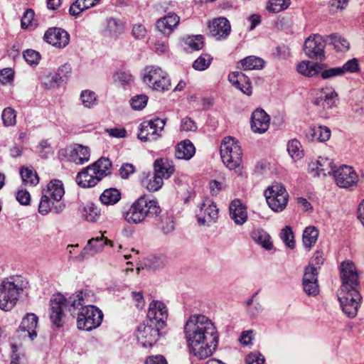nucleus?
I'll list each match as a JSON object with an SVG mask.
<instances>
[{
    "mask_svg": "<svg viewBox=\"0 0 364 364\" xmlns=\"http://www.w3.org/2000/svg\"><path fill=\"white\" fill-rule=\"evenodd\" d=\"M96 296L90 289L76 291L65 299L62 294L54 295L50 299V318L57 327L63 326V309L66 307L70 313L77 317L79 330L90 331L99 327L103 320L102 311L92 305Z\"/></svg>",
    "mask_w": 364,
    "mask_h": 364,
    "instance_id": "nucleus-1",
    "label": "nucleus"
},
{
    "mask_svg": "<svg viewBox=\"0 0 364 364\" xmlns=\"http://www.w3.org/2000/svg\"><path fill=\"white\" fill-rule=\"evenodd\" d=\"M184 333L190 353L198 359L210 356L218 347L219 334L217 328L204 315L191 316L186 322Z\"/></svg>",
    "mask_w": 364,
    "mask_h": 364,
    "instance_id": "nucleus-2",
    "label": "nucleus"
},
{
    "mask_svg": "<svg viewBox=\"0 0 364 364\" xmlns=\"http://www.w3.org/2000/svg\"><path fill=\"white\" fill-rule=\"evenodd\" d=\"M342 287L338 300L343 313L350 318L357 315L362 296L358 291V275L354 263L343 261L340 265Z\"/></svg>",
    "mask_w": 364,
    "mask_h": 364,
    "instance_id": "nucleus-3",
    "label": "nucleus"
},
{
    "mask_svg": "<svg viewBox=\"0 0 364 364\" xmlns=\"http://www.w3.org/2000/svg\"><path fill=\"white\" fill-rule=\"evenodd\" d=\"M161 212L156 200H148L145 196H141L128 209H124L122 214L126 222L136 225L158 216Z\"/></svg>",
    "mask_w": 364,
    "mask_h": 364,
    "instance_id": "nucleus-4",
    "label": "nucleus"
},
{
    "mask_svg": "<svg viewBox=\"0 0 364 364\" xmlns=\"http://www.w3.org/2000/svg\"><path fill=\"white\" fill-rule=\"evenodd\" d=\"M27 286L28 282L21 276L4 279L0 284V309L4 311L12 309Z\"/></svg>",
    "mask_w": 364,
    "mask_h": 364,
    "instance_id": "nucleus-5",
    "label": "nucleus"
},
{
    "mask_svg": "<svg viewBox=\"0 0 364 364\" xmlns=\"http://www.w3.org/2000/svg\"><path fill=\"white\" fill-rule=\"evenodd\" d=\"M143 82L150 89L165 92L170 90L171 83L168 73L157 65H147L141 71Z\"/></svg>",
    "mask_w": 364,
    "mask_h": 364,
    "instance_id": "nucleus-6",
    "label": "nucleus"
},
{
    "mask_svg": "<svg viewBox=\"0 0 364 364\" xmlns=\"http://www.w3.org/2000/svg\"><path fill=\"white\" fill-rule=\"evenodd\" d=\"M242 149L233 137L227 136L220 145V156L223 164L230 170L238 168L242 162Z\"/></svg>",
    "mask_w": 364,
    "mask_h": 364,
    "instance_id": "nucleus-7",
    "label": "nucleus"
},
{
    "mask_svg": "<svg viewBox=\"0 0 364 364\" xmlns=\"http://www.w3.org/2000/svg\"><path fill=\"white\" fill-rule=\"evenodd\" d=\"M164 327L157 326L148 321L139 324L137 328L136 338L138 342L144 348L153 346L160 336L163 335Z\"/></svg>",
    "mask_w": 364,
    "mask_h": 364,
    "instance_id": "nucleus-8",
    "label": "nucleus"
},
{
    "mask_svg": "<svg viewBox=\"0 0 364 364\" xmlns=\"http://www.w3.org/2000/svg\"><path fill=\"white\" fill-rule=\"evenodd\" d=\"M165 124V119L158 117L143 122L139 125L138 139L144 142L157 139L161 136L160 133Z\"/></svg>",
    "mask_w": 364,
    "mask_h": 364,
    "instance_id": "nucleus-9",
    "label": "nucleus"
},
{
    "mask_svg": "<svg viewBox=\"0 0 364 364\" xmlns=\"http://www.w3.org/2000/svg\"><path fill=\"white\" fill-rule=\"evenodd\" d=\"M326 36L313 34L307 38L304 43V51L311 59L322 61L325 59Z\"/></svg>",
    "mask_w": 364,
    "mask_h": 364,
    "instance_id": "nucleus-10",
    "label": "nucleus"
},
{
    "mask_svg": "<svg viewBox=\"0 0 364 364\" xmlns=\"http://www.w3.org/2000/svg\"><path fill=\"white\" fill-rule=\"evenodd\" d=\"M336 184L343 188L355 186L358 182V175L351 166L343 165L336 168L333 174Z\"/></svg>",
    "mask_w": 364,
    "mask_h": 364,
    "instance_id": "nucleus-11",
    "label": "nucleus"
},
{
    "mask_svg": "<svg viewBox=\"0 0 364 364\" xmlns=\"http://www.w3.org/2000/svg\"><path fill=\"white\" fill-rule=\"evenodd\" d=\"M210 34L217 41L226 40L231 33V24L225 17L213 18L208 23Z\"/></svg>",
    "mask_w": 364,
    "mask_h": 364,
    "instance_id": "nucleus-12",
    "label": "nucleus"
},
{
    "mask_svg": "<svg viewBox=\"0 0 364 364\" xmlns=\"http://www.w3.org/2000/svg\"><path fill=\"white\" fill-rule=\"evenodd\" d=\"M168 318V309L160 301H152L147 313V321L156 324L157 326L165 328Z\"/></svg>",
    "mask_w": 364,
    "mask_h": 364,
    "instance_id": "nucleus-13",
    "label": "nucleus"
},
{
    "mask_svg": "<svg viewBox=\"0 0 364 364\" xmlns=\"http://www.w3.org/2000/svg\"><path fill=\"white\" fill-rule=\"evenodd\" d=\"M43 39L46 42L56 48H63L70 42V35L61 28L53 27L46 31Z\"/></svg>",
    "mask_w": 364,
    "mask_h": 364,
    "instance_id": "nucleus-14",
    "label": "nucleus"
},
{
    "mask_svg": "<svg viewBox=\"0 0 364 364\" xmlns=\"http://www.w3.org/2000/svg\"><path fill=\"white\" fill-rule=\"evenodd\" d=\"M38 318L36 314L33 313L27 314L23 318L17 331L18 336L23 339L28 338L31 341H33L37 336L36 329L38 326Z\"/></svg>",
    "mask_w": 364,
    "mask_h": 364,
    "instance_id": "nucleus-15",
    "label": "nucleus"
},
{
    "mask_svg": "<svg viewBox=\"0 0 364 364\" xmlns=\"http://www.w3.org/2000/svg\"><path fill=\"white\" fill-rule=\"evenodd\" d=\"M106 245L112 246V242L107 240L103 235L91 238L88 240L87 245L77 257L80 260H83L90 257H92L102 252Z\"/></svg>",
    "mask_w": 364,
    "mask_h": 364,
    "instance_id": "nucleus-16",
    "label": "nucleus"
},
{
    "mask_svg": "<svg viewBox=\"0 0 364 364\" xmlns=\"http://www.w3.org/2000/svg\"><path fill=\"white\" fill-rule=\"evenodd\" d=\"M218 215V209L216 205L210 200H207L201 204L196 217L199 224L209 225L210 223L215 222Z\"/></svg>",
    "mask_w": 364,
    "mask_h": 364,
    "instance_id": "nucleus-17",
    "label": "nucleus"
},
{
    "mask_svg": "<svg viewBox=\"0 0 364 364\" xmlns=\"http://www.w3.org/2000/svg\"><path fill=\"white\" fill-rule=\"evenodd\" d=\"M309 168L311 172H314V176H317L333 174L336 171L333 161L324 156H319L316 162L309 165Z\"/></svg>",
    "mask_w": 364,
    "mask_h": 364,
    "instance_id": "nucleus-18",
    "label": "nucleus"
},
{
    "mask_svg": "<svg viewBox=\"0 0 364 364\" xmlns=\"http://www.w3.org/2000/svg\"><path fill=\"white\" fill-rule=\"evenodd\" d=\"M269 116L262 109H257L251 116V128L255 133L263 134L269 126Z\"/></svg>",
    "mask_w": 364,
    "mask_h": 364,
    "instance_id": "nucleus-19",
    "label": "nucleus"
},
{
    "mask_svg": "<svg viewBox=\"0 0 364 364\" xmlns=\"http://www.w3.org/2000/svg\"><path fill=\"white\" fill-rule=\"evenodd\" d=\"M230 218L238 225H242L247 220V207L240 199H234L229 205Z\"/></svg>",
    "mask_w": 364,
    "mask_h": 364,
    "instance_id": "nucleus-20",
    "label": "nucleus"
},
{
    "mask_svg": "<svg viewBox=\"0 0 364 364\" xmlns=\"http://www.w3.org/2000/svg\"><path fill=\"white\" fill-rule=\"evenodd\" d=\"M180 18L176 14L169 13L156 21L157 29L165 36H169L178 25Z\"/></svg>",
    "mask_w": 364,
    "mask_h": 364,
    "instance_id": "nucleus-21",
    "label": "nucleus"
},
{
    "mask_svg": "<svg viewBox=\"0 0 364 364\" xmlns=\"http://www.w3.org/2000/svg\"><path fill=\"white\" fill-rule=\"evenodd\" d=\"M174 171L175 166L173 161L168 159L159 158L154 162V173L162 180L169 178Z\"/></svg>",
    "mask_w": 364,
    "mask_h": 364,
    "instance_id": "nucleus-22",
    "label": "nucleus"
},
{
    "mask_svg": "<svg viewBox=\"0 0 364 364\" xmlns=\"http://www.w3.org/2000/svg\"><path fill=\"white\" fill-rule=\"evenodd\" d=\"M228 80L236 88L239 89L243 93L250 95L252 93V87L250 80L241 72H232L228 75Z\"/></svg>",
    "mask_w": 364,
    "mask_h": 364,
    "instance_id": "nucleus-23",
    "label": "nucleus"
},
{
    "mask_svg": "<svg viewBox=\"0 0 364 364\" xmlns=\"http://www.w3.org/2000/svg\"><path fill=\"white\" fill-rule=\"evenodd\" d=\"M124 32V25L123 22L115 18H108L106 21V26L103 30L105 36L117 39Z\"/></svg>",
    "mask_w": 364,
    "mask_h": 364,
    "instance_id": "nucleus-24",
    "label": "nucleus"
},
{
    "mask_svg": "<svg viewBox=\"0 0 364 364\" xmlns=\"http://www.w3.org/2000/svg\"><path fill=\"white\" fill-rule=\"evenodd\" d=\"M93 170H90V166L83 168L82 171L79 172L76 177L77 184L83 188H90L95 186L101 178L98 175L93 173Z\"/></svg>",
    "mask_w": 364,
    "mask_h": 364,
    "instance_id": "nucleus-25",
    "label": "nucleus"
},
{
    "mask_svg": "<svg viewBox=\"0 0 364 364\" xmlns=\"http://www.w3.org/2000/svg\"><path fill=\"white\" fill-rule=\"evenodd\" d=\"M338 94L335 90H322L321 95L314 100V104L321 106L324 109H331L336 106Z\"/></svg>",
    "mask_w": 364,
    "mask_h": 364,
    "instance_id": "nucleus-26",
    "label": "nucleus"
},
{
    "mask_svg": "<svg viewBox=\"0 0 364 364\" xmlns=\"http://www.w3.org/2000/svg\"><path fill=\"white\" fill-rule=\"evenodd\" d=\"M306 136L309 140L324 142L331 137V130L327 127H310L306 131Z\"/></svg>",
    "mask_w": 364,
    "mask_h": 364,
    "instance_id": "nucleus-27",
    "label": "nucleus"
},
{
    "mask_svg": "<svg viewBox=\"0 0 364 364\" xmlns=\"http://www.w3.org/2000/svg\"><path fill=\"white\" fill-rule=\"evenodd\" d=\"M90 153L88 147L75 144L70 153V161L75 164L82 165L90 159Z\"/></svg>",
    "mask_w": 364,
    "mask_h": 364,
    "instance_id": "nucleus-28",
    "label": "nucleus"
},
{
    "mask_svg": "<svg viewBox=\"0 0 364 364\" xmlns=\"http://www.w3.org/2000/svg\"><path fill=\"white\" fill-rule=\"evenodd\" d=\"M196 153V149L193 143L188 140H184L176 146L175 156L178 159L189 160Z\"/></svg>",
    "mask_w": 364,
    "mask_h": 364,
    "instance_id": "nucleus-29",
    "label": "nucleus"
},
{
    "mask_svg": "<svg viewBox=\"0 0 364 364\" xmlns=\"http://www.w3.org/2000/svg\"><path fill=\"white\" fill-rule=\"evenodd\" d=\"M264 60L255 55L247 56L237 63V68L243 70H261L264 66Z\"/></svg>",
    "mask_w": 364,
    "mask_h": 364,
    "instance_id": "nucleus-30",
    "label": "nucleus"
},
{
    "mask_svg": "<svg viewBox=\"0 0 364 364\" xmlns=\"http://www.w3.org/2000/svg\"><path fill=\"white\" fill-rule=\"evenodd\" d=\"M43 192L56 202H59L65 193L62 181L57 179L51 181Z\"/></svg>",
    "mask_w": 364,
    "mask_h": 364,
    "instance_id": "nucleus-31",
    "label": "nucleus"
},
{
    "mask_svg": "<svg viewBox=\"0 0 364 364\" xmlns=\"http://www.w3.org/2000/svg\"><path fill=\"white\" fill-rule=\"evenodd\" d=\"M112 162L108 158L102 157L90 166V170H93V173L98 175L101 180L109 175L111 171Z\"/></svg>",
    "mask_w": 364,
    "mask_h": 364,
    "instance_id": "nucleus-32",
    "label": "nucleus"
},
{
    "mask_svg": "<svg viewBox=\"0 0 364 364\" xmlns=\"http://www.w3.org/2000/svg\"><path fill=\"white\" fill-rule=\"evenodd\" d=\"M323 64H318L311 61H302L297 65V71L305 76L313 77L319 74Z\"/></svg>",
    "mask_w": 364,
    "mask_h": 364,
    "instance_id": "nucleus-33",
    "label": "nucleus"
},
{
    "mask_svg": "<svg viewBox=\"0 0 364 364\" xmlns=\"http://www.w3.org/2000/svg\"><path fill=\"white\" fill-rule=\"evenodd\" d=\"M100 0H76L70 6L69 13L72 16H77L81 12L99 4Z\"/></svg>",
    "mask_w": 364,
    "mask_h": 364,
    "instance_id": "nucleus-34",
    "label": "nucleus"
},
{
    "mask_svg": "<svg viewBox=\"0 0 364 364\" xmlns=\"http://www.w3.org/2000/svg\"><path fill=\"white\" fill-rule=\"evenodd\" d=\"M121 199L120 191L115 188L105 189L100 196L101 203L106 205L116 204Z\"/></svg>",
    "mask_w": 364,
    "mask_h": 364,
    "instance_id": "nucleus-35",
    "label": "nucleus"
},
{
    "mask_svg": "<svg viewBox=\"0 0 364 364\" xmlns=\"http://www.w3.org/2000/svg\"><path fill=\"white\" fill-rule=\"evenodd\" d=\"M326 43L332 44L336 51L346 52L350 48L349 42L338 33L326 36Z\"/></svg>",
    "mask_w": 364,
    "mask_h": 364,
    "instance_id": "nucleus-36",
    "label": "nucleus"
},
{
    "mask_svg": "<svg viewBox=\"0 0 364 364\" xmlns=\"http://www.w3.org/2000/svg\"><path fill=\"white\" fill-rule=\"evenodd\" d=\"M279 197H273L269 196L266 198L267 203L269 207L274 212H281L287 206L288 202L289 194H281Z\"/></svg>",
    "mask_w": 364,
    "mask_h": 364,
    "instance_id": "nucleus-37",
    "label": "nucleus"
},
{
    "mask_svg": "<svg viewBox=\"0 0 364 364\" xmlns=\"http://www.w3.org/2000/svg\"><path fill=\"white\" fill-rule=\"evenodd\" d=\"M251 237L254 241L262 245L264 249L269 250L272 248L271 237L262 229H257L253 231Z\"/></svg>",
    "mask_w": 364,
    "mask_h": 364,
    "instance_id": "nucleus-38",
    "label": "nucleus"
},
{
    "mask_svg": "<svg viewBox=\"0 0 364 364\" xmlns=\"http://www.w3.org/2000/svg\"><path fill=\"white\" fill-rule=\"evenodd\" d=\"M82 218L91 223H96L101 216L100 209L92 203H87L82 209Z\"/></svg>",
    "mask_w": 364,
    "mask_h": 364,
    "instance_id": "nucleus-39",
    "label": "nucleus"
},
{
    "mask_svg": "<svg viewBox=\"0 0 364 364\" xmlns=\"http://www.w3.org/2000/svg\"><path fill=\"white\" fill-rule=\"evenodd\" d=\"M318 236V230L314 226L305 228L303 232L302 241L304 247L310 250L316 242Z\"/></svg>",
    "mask_w": 364,
    "mask_h": 364,
    "instance_id": "nucleus-40",
    "label": "nucleus"
},
{
    "mask_svg": "<svg viewBox=\"0 0 364 364\" xmlns=\"http://www.w3.org/2000/svg\"><path fill=\"white\" fill-rule=\"evenodd\" d=\"M66 71L68 73L70 70V68L68 65H63L58 69V73L50 74L48 76L46 77L45 80L47 81H43V84L46 86V87L50 88L55 86H58L61 81H63V77L61 75V73L63 71Z\"/></svg>",
    "mask_w": 364,
    "mask_h": 364,
    "instance_id": "nucleus-41",
    "label": "nucleus"
},
{
    "mask_svg": "<svg viewBox=\"0 0 364 364\" xmlns=\"http://www.w3.org/2000/svg\"><path fill=\"white\" fill-rule=\"evenodd\" d=\"M257 294V291L255 292L252 295L250 298H249L245 301L247 313L251 317L257 316L263 311V307L262 304L255 299Z\"/></svg>",
    "mask_w": 364,
    "mask_h": 364,
    "instance_id": "nucleus-42",
    "label": "nucleus"
},
{
    "mask_svg": "<svg viewBox=\"0 0 364 364\" xmlns=\"http://www.w3.org/2000/svg\"><path fill=\"white\" fill-rule=\"evenodd\" d=\"M20 175L26 185L36 186L39 183L38 176L33 168L22 166L20 168Z\"/></svg>",
    "mask_w": 364,
    "mask_h": 364,
    "instance_id": "nucleus-43",
    "label": "nucleus"
},
{
    "mask_svg": "<svg viewBox=\"0 0 364 364\" xmlns=\"http://www.w3.org/2000/svg\"><path fill=\"white\" fill-rule=\"evenodd\" d=\"M183 41L191 50H200L204 46V37L202 35L188 36Z\"/></svg>",
    "mask_w": 364,
    "mask_h": 364,
    "instance_id": "nucleus-44",
    "label": "nucleus"
},
{
    "mask_svg": "<svg viewBox=\"0 0 364 364\" xmlns=\"http://www.w3.org/2000/svg\"><path fill=\"white\" fill-rule=\"evenodd\" d=\"M142 183L147 190L154 192L159 191L162 187L164 180L159 176H156L154 173L153 175L144 179Z\"/></svg>",
    "mask_w": 364,
    "mask_h": 364,
    "instance_id": "nucleus-45",
    "label": "nucleus"
},
{
    "mask_svg": "<svg viewBox=\"0 0 364 364\" xmlns=\"http://www.w3.org/2000/svg\"><path fill=\"white\" fill-rule=\"evenodd\" d=\"M213 58L208 53L201 54L193 63V68L196 70L203 71L209 68Z\"/></svg>",
    "mask_w": 364,
    "mask_h": 364,
    "instance_id": "nucleus-46",
    "label": "nucleus"
},
{
    "mask_svg": "<svg viewBox=\"0 0 364 364\" xmlns=\"http://www.w3.org/2000/svg\"><path fill=\"white\" fill-rule=\"evenodd\" d=\"M287 151L293 159L297 160L301 159L303 154L301 143L295 139L289 141L287 144Z\"/></svg>",
    "mask_w": 364,
    "mask_h": 364,
    "instance_id": "nucleus-47",
    "label": "nucleus"
},
{
    "mask_svg": "<svg viewBox=\"0 0 364 364\" xmlns=\"http://www.w3.org/2000/svg\"><path fill=\"white\" fill-rule=\"evenodd\" d=\"M55 200L50 198L48 195L43 192L41 201L38 205V212L40 214L45 215L52 211L53 205Z\"/></svg>",
    "mask_w": 364,
    "mask_h": 364,
    "instance_id": "nucleus-48",
    "label": "nucleus"
},
{
    "mask_svg": "<svg viewBox=\"0 0 364 364\" xmlns=\"http://www.w3.org/2000/svg\"><path fill=\"white\" fill-rule=\"evenodd\" d=\"M80 100L82 105L87 108H91L97 104L96 94L90 90H84L81 92Z\"/></svg>",
    "mask_w": 364,
    "mask_h": 364,
    "instance_id": "nucleus-49",
    "label": "nucleus"
},
{
    "mask_svg": "<svg viewBox=\"0 0 364 364\" xmlns=\"http://www.w3.org/2000/svg\"><path fill=\"white\" fill-rule=\"evenodd\" d=\"M1 118L5 127L14 126L16 124V111L11 107H6L3 110Z\"/></svg>",
    "mask_w": 364,
    "mask_h": 364,
    "instance_id": "nucleus-50",
    "label": "nucleus"
},
{
    "mask_svg": "<svg viewBox=\"0 0 364 364\" xmlns=\"http://www.w3.org/2000/svg\"><path fill=\"white\" fill-rule=\"evenodd\" d=\"M290 0H270L267 9L272 13H279L289 7Z\"/></svg>",
    "mask_w": 364,
    "mask_h": 364,
    "instance_id": "nucleus-51",
    "label": "nucleus"
},
{
    "mask_svg": "<svg viewBox=\"0 0 364 364\" xmlns=\"http://www.w3.org/2000/svg\"><path fill=\"white\" fill-rule=\"evenodd\" d=\"M313 282L318 283V267L307 266L304 269L302 282H306V288H307L308 282Z\"/></svg>",
    "mask_w": 364,
    "mask_h": 364,
    "instance_id": "nucleus-52",
    "label": "nucleus"
},
{
    "mask_svg": "<svg viewBox=\"0 0 364 364\" xmlns=\"http://www.w3.org/2000/svg\"><path fill=\"white\" fill-rule=\"evenodd\" d=\"M325 65L322 67L319 74L324 80L332 79L338 76H343V70L340 67L324 68Z\"/></svg>",
    "mask_w": 364,
    "mask_h": 364,
    "instance_id": "nucleus-53",
    "label": "nucleus"
},
{
    "mask_svg": "<svg viewBox=\"0 0 364 364\" xmlns=\"http://www.w3.org/2000/svg\"><path fill=\"white\" fill-rule=\"evenodd\" d=\"M265 198L272 196L273 197H279L281 194H288L284 186L279 183H274L271 186H269L267 190L264 191Z\"/></svg>",
    "mask_w": 364,
    "mask_h": 364,
    "instance_id": "nucleus-54",
    "label": "nucleus"
},
{
    "mask_svg": "<svg viewBox=\"0 0 364 364\" xmlns=\"http://www.w3.org/2000/svg\"><path fill=\"white\" fill-rule=\"evenodd\" d=\"M281 239L289 248H294L295 242L294 240V234L289 226H287L282 230Z\"/></svg>",
    "mask_w": 364,
    "mask_h": 364,
    "instance_id": "nucleus-55",
    "label": "nucleus"
},
{
    "mask_svg": "<svg viewBox=\"0 0 364 364\" xmlns=\"http://www.w3.org/2000/svg\"><path fill=\"white\" fill-rule=\"evenodd\" d=\"M148 99L145 95H136L130 100V105L135 110H141L146 107Z\"/></svg>",
    "mask_w": 364,
    "mask_h": 364,
    "instance_id": "nucleus-56",
    "label": "nucleus"
},
{
    "mask_svg": "<svg viewBox=\"0 0 364 364\" xmlns=\"http://www.w3.org/2000/svg\"><path fill=\"white\" fill-rule=\"evenodd\" d=\"M343 70V75L346 73H356L360 70L358 61L356 58H353L348 60L343 64V66L340 67Z\"/></svg>",
    "mask_w": 364,
    "mask_h": 364,
    "instance_id": "nucleus-57",
    "label": "nucleus"
},
{
    "mask_svg": "<svg viewBox=\"0 0 364 364\" xmlns=\"http://www.w3.org/2000/svg\"><path fill=\"white\" fill-rule=\"evenodd\" d=\"M23 58L25 60L31 65H38L41 59L38 52L29 49L23 52Z\"/></svg>",
    "mask_w": 364,
    "mask_h": 364,
    "instance_id": "nucleus-58",
    "label": "nucleus"
},
{
    "mask_svg": "<svg viewBox=\"0 0 364 364\" xmlns=\"http://www.w3.org/2000/svg\"><path fill=\"white\" fill-rule=\"evenodd\" d=\"M160 228L164 233L168 234L173 231L175 228L174 221L171 216H163L161 221Z\"/></svg>",
    "mask_w": 364,
    "mask_h": 364,
    "instance_id": "nucleus-59",
    "label": "nucleus"
},
{
    "mask_svg": "<svg viewBox=\"0 0 364 364\" xmlns=\"http://www.w3.org/2000/svg\"><path fill=\"white\" fill-rule=\"evenodd\" d=\"M16 198L21 205H28L30 204L31 195L26 190L21 189L17 191Z\"/></svg>",
    "mask_w": 364,
    "mask_h": 364,
    "instance_id": "nucleus-60",
    "label": "nucleus"
},
{
    "mask_svg": "<svg viewBox=\"0 0 364 364\" xmlns=\"http://www.w3.org/2000/svg\"><path fill=\"white\" fill-rule=\"evenodd\" d=\"M181 129L185 132H194L197 129V126L193 120L186 117L181 120Z\"/></svg>",
    "mask_w": 364,
    "mask_h": 364,
    "instance_id": "nucleus-61",
    "label": "nucleus"
},
{
    "mask_svg": "<svg viewBox=\"0 0 364 364\" xmlns=\"http://www.w3.org/2000/svg\"><path fill=\"white\" fill-rule=\"evenodd\" d=\"M34 16V12L31 9H28L23 14L21 18V27L23 28H27L31 23V21Z\"/></svg>",
    "mask_w": 364,
    "mask_h": 364,
    "instance_id": "nucleus-62",
    "label": "nucleus"
},
{
    "mask_svg": "<svg viewBox=\"0 0 364 364\" xmlns=\"http://www.w3.org/2000/svg\"><path fill=\"white\" fill-rule=\"evenodd\" d=\"M264 358L260 353H250L245 358V364H262Z\"/></svg>",
    "mask_w": 364,
    "mask_h": 364,
    "instance_id": "nucleus-63",
    "label": "nucleus"
},
{
    "mask_svg": "<svg viewBox=\"0 0 364 364\" xmlns=\"http://www.w3.org/2000/svg\"><path fill=\"white\" fill-rule=\"evenodd\" d=\"M144 364H168V362L164 355H156L147 357Z\"/></svg>",
    "mask_w": 364,
    "mask_h": 364,
    "instance_id": "nucleus-64",
    "label": "nucleus"
}]
</instances>
